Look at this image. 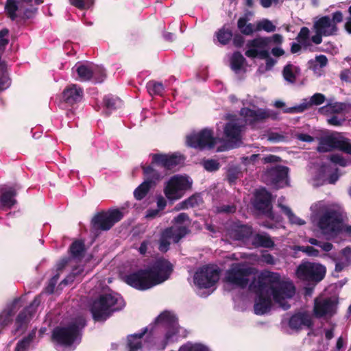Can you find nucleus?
<instances>
[{"label":"nucleus","instance_id":"obj_27","mask_svg":"<svg viewBox=\"0 0 351 351\" xmlns=\"http://www.w3.org/2000/svg\"><path fill=\"white\" fill-rule=\"evenodd\" d=\"M289 168L286 166L277 165L267 169L266 174L271 182L277 184L284 181L288 176Z\"/></svg>","mask_w":351,"mask_h":351},{"label":"nucleus","instance_id":"obj_58","mask_svg":"<svg viewBox=\"0 0 351 351\" xmlns=\"http://www.w3.org/2000/svg\"><path fill=\"white\" fill-rule=\"evenodd\" d=\"M329 160L334 164L338 165L341 167H346L348 165V160L342 156L338 154H332L329 156Z\"/></svg>","mask_w":351,"mask_h":351},{"label":"nucleus","instance_id":"obj_12","mask_svg":"<svg viewBox=\"0 0 351 351\" xmlns=\"http://www.w3.org/2000/svg\"><path fill=\"white\" fill-rule=\"evenodd\" d=\"M152 165L164 169L165 171H172L184 163L185 157L179 152L169 154H151Z\"/></svg>","mask_w":351,"mask_h":351},{"label":"nucleus","instance_id":"obj_10","mask_svg":"<svg viewBox=\"0 0 351 351\" xmlns=\"http://www.w3.org/2000/svg\"><path fill=\"white\" fill-rule=\"evenodd\" d=\"M186 145L192 148L203 150L213 149L216 145V138L213 130L204 128L199 132L186 136Z\"/></svg>","mask_w":351,"mask_h":351},{"label":"nucleus","instance_id":"obj_64","mask_svg":"<svg viewBox=\"0 0 351 351\" xmlns=\"http://www.w3.org/2000/svg\"><path fill=\"white\" fill-rule=\"evenodd\" d=\"M350 264L351 261H349L348 259H344L341 258L338 261L336 262L335 270L337 272H341L346 267H348Z\"/></svg>","mask_w":351,"mask_h":351},{"label":"nucleus","instance_id":"obj_19","mask_svg":"<svg viewBox=\"0 0 351 351\" xmlns=\"http://www.w3.org/2000/svg\"><path fill=\"white\" fill-rule=\"evenodd\" d=\"M326 100V97L322 93H315L309 99H304L302 104L297 106L288 108L284 110L285 113H299L305 111L313 106L322 104Z\"/></svg>","mask_w":351,"mask_h":351},{"label":"nucleus","instance_id":"obj_53","mask_svg":"<svg viewBox=\"0 0 351 351\" xmlns=\"http://www.w3.org/2000/svg\"><path fill=\"white\" fill-rule=\"evenodd\" d=\"M69 2L79 10H86L93 5L94 0H69Z\"/></svg>","mask_w":351,"mask_h":351},{"label":"nucleus","instance_id":"obj_33","mask_svg":"<svg viewBox=\"0 0 351 351\" xmlns=\"http://www.w3.org/2000/svg\"><path fill=\"white\" fill-rule=\"evenodd\" d=\"M338 138L333 136H327L322 138L317 147V151L320 153L330 152L337 149Z\"/></svg>","mask_w":351,"mask_h":351},{"label":"nucleus","instance_id":"obj_57","mask_svg":"<svg viewBox=\"0 0 351 351\" xmlns=\"http://www.w3.org/2000/svg\"><path fill=\"white\" fill-rule=\"evenodd\" d=\"M346 119L343 116H338L337 114H332V116L327 119V123L333 126L340 127L343 125Z\"/></svg>","mask_w":351,"mask_h":351},{"label":"nucleus","instance_id":"obj_52","mask_svg":"<svg viewBox=\"0 0 351 351\" xmlns=\"http://www.w3.org/2000/svg\"><path fill=\"white\" fill-rule=\"evenodd\" d=\"M202 165L204 168L209 172L216 171L219 169L220 164L217 160L206 159L203 160Z\"/></svg>","mask_w":351,"mask_h":351},{"label":"nucleus","instance_id":"obj_4","mask_svg":"<svg viewBox=\"0 0 351 351\" xmlns=\"http://www.w3.org/2000/svg\"><path fill=\"white\" fill-rule=\"evenodd\" d=\"M250 291L256 294L254 304V313L262 315L270 311L272 306V295L258 277L254 279L250 285Z\"/></svg>","mask_w":351,"mask_h":351},{"label":"nucleus","instance_id":"obj_34","mask_svg":"<svg viewBox=\"0 0 351 351\" xmlns=\"http://www.w3.org/2000/svg\"><path fill=\"white\" fill-rule=\"evenodd\" d=\"M154 167H156V165H152V161L149 165L141 166L143 174L147 178L145 181H149L152 185L155 184L156 182L162 178L161 173L155 169Z\"/></svg>","mask_w":351,"mask_h":351},{"label":"nucleus","instance_id":"obj_3","mask_svg":"<svg viewBox=\"0 0 351 351\" xmlns=\"http://www.w3.org/2000/svg\"><path fill=\"white\" fill-rule=\"evenodd\" d=\"M86 325V319L82 316L77 317L66 326L54 328L52 339L60 345L70 346L77 339L80 331Z\"/></svg>","mask_w":351,"mask_h":351},{"label":"nucleus","instance_id":"obj_44","mask_svg":"<svg viewBox=\"0 0 351 351\" xmlns=\"http://www.w3.org/2000/svg\"><path fill=\"white\" fill-rule=\"evenodd\" d=\"M146 88L149 94L152 96L162 95L165 90L162 83L153 80L147 83Z\"/></svg>","mask_w":351,"mask_h":351},{"label":"nucleus","instance_id":"obj_11","mask_svg":"<svg viewBox=\"0 0 351 351\" xmlns=\"http://www.w3.org/2000/svg\"><path fill=\"white\" fill-rule=\"evenodd\" d=\"M147 268L155 286L168 280L173 270V265L162 257L157 258Z\"/></svg>","mask_w":351,"mask_h":351},{"label":"nucleus","instance_id":"obj_25","mask_svg":"<svg viewBox=\"0 0 351 351\" xmlns=\"http://www.w3.org/2000/svg\"><path fill=\"white\" fill-rule=\"evenodd\" d=\"M244 114L246 117L251 118L254 122L263 121L268 118H271L274 120L278 118L276 113L267 109L251 110L243 108V115Z\"/></svg>","mask_w":351,"mask_h":351},{"label":"nucleus","instance_id":"obj_23","mask_svg":"<svg viewBox=\"0 0 351 351\" xmlns=\"http://www.w3.org/2000/svg\"><path fill=\"white\" fill-rule=\"evenodd\" d=\"M223 280L229 286L241 287V263H232L226 271Z\"/></svg>","mask_w":351,"mask_h":351},{"label":"nucleus","instance_id":"obj_15","mask_svg":"<svg viewBox=\"0 0 351 351\" xmlns=\"http://www.w3.org/2000/svg\"><path fill=\"white\" fill-rule=\"evenodd\" d=\"M337 302L330 297H317L314 299L313 315L316 318L332 317L337 311Z\"/></svg>","mask_w":351,"mask_h":351},{"label":"nucleus","instance_id":"obj_20","mask_svg":"<svg viewBox=\"0 0 351 351\" xmlns=\"http://www.w3.org/2000/svg\"><path fill=\"white\" fill-rule=\"evenodd\" d=\"M83 96V89L76 84L66 86L62 93L63 101L70 106L80 103L82 100Z\"/></svg>","mask_w":351,"mask_h":351},{"label":"nucleus","instance_id":"obj_24","mask_svg":"<svg viewBox=\"0 0 351 351\" xmlns=\"http://www.w3.org/2000/svg\"><path fill=\"white\" fill-rule=\"evenodd\" d=\"M314 30L324 33V36H329L336 34L338 28L337 25L333 23L328 16H324L319 19L313 24Z\"/></svg>","mask_w":351,"mask_h":351},{"label":"nucleus","instance_id":"obj_59","mask_svg":"<svg viewBox=\"0 0 351 351\" xmlns=\"http://www.w3.org/2000/svg\"><path fill=\"white\" fill-rule=\"evenodd\" d=\"M236 210L237 208L234 204L221 205L216 208L217 213L231 214L235 213Z\"/></svg>","mask_w":351,"mask_h":351},{"label":"nucleus","instance_id":"obj_50","mask_svg":"<svg viewBox=\"0 0 351 351\" xmlns=\"http://www.w3.org/2000/svg\"><path fill=\"white\" fill-rule=\"evenodd\" d=\"M337 149L351 155V143L350 140L347 138H338Z\"/></svg>","mask_w":351,"mask_h":351},{"label":"nucleus","instance_id":"obj_41","mask_svg":"<svg viewBox=\"0 0 351 351\" xmlns=\"http://www.w3.org/2000/svg\"><path fill=\"white\" fill-rule=\"evenodd\" d=\"M271 43V38L267 37H259L253 39L248 44L249 49H255L257 51H267L265 49Z\"/></svg>","mask_w":351,"mask_h":351},{"label":"nucleus","instance_id":"obj_37","mask_svg":"<svg viewBox=\"0 0 351 351\" xmlns=\"http://www.w3.org/2000/svg\"><path fill=\"white\" fill-rule=\"evenodd\" d=\"M147 330V329L145 328L142 332L128 336V346L130 348V351H137L142 348L141 339L145 335Z\"/></svg>","mask_w":351,"mask_h":351},{"label":"nucleus","instance_id":"obj_42","mask_svg":"<svg viewBox=\"0 0 351 351\" xmlns=\"http://www.w3.org/2000/svg\"><path fill=\"white\" fill-rule=\"evenodd\" d=\"M35 337V332H32L19 341L14 348V351H29L30 345Z\"/></svg>","mask_w":351,"mask_h":351},{"label":"nucleus","instance_id":"obj_17","mask_svg":"<svg viewBox=\"0 0 351 351\" xmlns=\"http://www.w3.org/2000/svg\"><path fill=\"white\" fill-rule=\"evenodd\" d=\"M215 37L222 45H228L232 39L234 47H241V34L239 32L233 34L229 25L225 24L221 28L219 29L215 32Z\"/></svg>","mask_w":351,"mask_h":351},{"label":"nucleus","instance_id":"obj_9","mask_svg":"<svg viewBox=\"0 0 351 351\" xmlns=\"http://www.w3.org/2000/svg\"><path fill=\"white\" fill-rule=\"evenodd\" d=\"M190 233L191 230L186 226H172L165 228L160 234L158 250L161 252H167L169 249L171 239L174 243H178L182 239Z\"/></svg>","mask_w":351,"mask_h":351},{"label":"nucleus","instance_id":"obj_22","mask_svg":"<svg viewBox=\"0 0 351 351\" xmlns=\"http://www.w3.org/2000/svg\"><path fill=\"white\" fill-rule=\"evenodd\" d=\"M8 43V39L0 38V93L7 89L10 85V79L7 71L6 63L1 61V56Z\"/></svg>","mask_w":351,"mask_h":351},{"label":"nucleus","instance_id":"obj_14","mask_svg":"<svg viewBox=\"0 0 351 351\" xmlns=\"http://www.w3.org/2000/svg\"><path fill=\"white\" fill-rule=\"evenodd\" d=\"M252 204L258 214L265 215L271 220L274 219L271 195L265 189H260L255 193Z\"/></svg>","mask_w":351,"mask_h":351},{"label":"nucleus","instance_id":"obj_16","mask_svg":"<svg viewBox=\"0 0 351 351\" xmlns=\"http://www.w3.org/2000/svg\"><path fill=\"white\" fill-rule=\"evenodd\" d=\"M341 215L335 210H328L319 217L317 226L323 232L330 233L339 230Z\"/></svg>","mask_w":351,"mask_h":351},{"label":"nucleus","instance_id":"obj_26","mask_svg":"<svg viewBox=\"0 0 351 351\" xmlns=\"http://www.w3.org/2000/svg\"><path fill=\"white\" fill-rule=\"evenodd\" d=\"M302 326L308 328L313 326L311 316L306 312H299L293 315L289 321V326L293 330H299Z\"/></svg>","mask_w":351,"mask_h":351},{"label":"nucleus","instance_id":"obj_39","mask_svg":"<svg viewBox=\"0 0 351 351\" xmlns=\"http://www.w3.org/2000/svg\"><path fill=\"white\" fill-rule=\"evenodd\" d=\"M16 195V191L12 189L3 192L0 198L1 206L11 208L16 202V199L14 198Z\"/></svg>","mask_w":351,"mask_h":351},{"label":"nucleus","instance_id":"obj_6","mask_svg":"<svg viewBox=\"0 0 351 351\" xmlns=\"http://www.w3.org/2000/svg\"><path fill=\"white\" fill-rule=\"evenodd\" d=\"M193 180L188 176L175 175L165 183L163 192L169 201L181 199L192 189Z\"/></svg>","mask_w":351,"mask_h":351},{"label":"nucleus","instance_id":"obj_45","mask_svg":"<svg viewBox=\"0 0 351 351\" xmlns=\"http://www.w3.org/2000/svg\"><path fill=\"white\" fill-rule=\"evenodd\" d=\"M103 103L107 110L112 111L116 110L119 107L121 104V100L117 97H114L112 95H108L104 96Z\"/></svg>","mask_w":351,"mask_h":351},{"label":"nucleus","instance_id":"obj_18","mask_svg":"<svg viewBox=\"0 0 351 351\" xmlns=\"http://www.w3.org/2000/svg\"><path fill=\"white\" fill-rule=\"evenodd\" d=\"M76 71L82 81H90L93 80L95 83H101L105 77V71L103 69L99 67H89L84 64L77 66Z\"/></svg>","mask_w":351,"mask_h":351},{"label":"nucleus","instance_id":"obj_47","mask_svg":"<svg viewBox=\"0 0 351 351\" xmlns=\"http://www.w3.org/2000/svg\"><path fill=\"white\" fill-rule=\"evenodd\" d=\"M230 66L235 73L241 70V52L237 51L230 58Z\"/></svg>","mask_w":351,"mask_h":351},{"label":"nucleus","instance_id":"obj_2","mask_svg":"<svg viewBox=\"0 0 351 351\" xmlns=\"http://www.w3.org/2000/svg\"><path fill=\"white\" fill-rule=\"evenodd\" d=\"M259 278L276 303H281L282 300L291 298L295 295V287L293 282L282 280L279 273L267 271L263 272Z\"/></svg>","mask_w":351,"mask_h":351},{"label":"nucleus","instance_id":"obj_8","mask_svg":"<svg viewBox=\"0 0 351 351\" xmlns=\"http://www.w3.org/2000/svg\"><path fill=\"white\" fill-rule=\"evenodd\" d=\"M326 269L321 264L306 263L300 264L296 271L298 278L316 285L325 277Z\"/></svg>","mask_w":351,"mask_h":351},{"label":"nucleus","instance_id":"obj_28","mask_svg":"<svg viewBox=\"0 0 351 351\" xmlns=\"http://www.w3.org/2000/svg\"><path fill=\"white\" fill-rule=\"evenodd\" d=\"M33 0H7L5 5V11L8 16L14 21L17 18L16 11L19 10V4L27 3L30 4ZM36 5L43 3V0H34Z\"/></svg>","mask_w":351,"mask_h":351},{"label":"nucleus","instance_id":"obj_63","mask_svg":"<svg viewBox=\"0 0 351 351\" xmlns=\"http://www.w3.org/2000/svg\"><path fill=\"white\" fill-rule=\"evenodd\" d=\"M186 221H189L190 223L191 220L187 213H181L175 217L173 219V223L175 224H182Z\"/></svg>","mask_w":351,"mask_h":351},{"label":"nucleus","instance_id":"obj_55","mask_svg":"<svg viewBox=\"0 0 351 351\" xmlns=\"http://www.w3.org/2000/svg\"><path fill=\"white\" fill-rule=\"evenodd\" d=\"M178 332V328H167V331L165 333V339L161 342V348L164 350L171 339Z\"/></svg>","mask_w":351,"mask_h":351},{"label":"nucleus","instance_id":"obj_21","mask_svg":"<svg viewBox=\"0 0 351 351\" xmlns=\"http://www.w3.org/2000/svg\"><path fill=\"white\" fill-rule=\"evenodd\" d=\"M40 304V296L37 295L28 306L19 313L16 318V324L18 328L22 327L32 319Z\"/></svg>","mask_w":351,"mask_h":351},{"label":"nucleus","instance_id":"obj_48","mask_svg":"<svg viewBox=\"0 0 351 351\" xmlns=\"http://www.w3.org/2000/svg\"><path fill=\"white\" fill-rule=\"evenodd\" d=\"M309 29L306 27H302L298 33L296 40L300 43L304 48H306L311 45L309 42Z\"/></svg>","mask_w":351,"mask_h":351},{"label":"nucleus","instance_id":"obj_62","mask_svg":"<svg viewBox=\"0 0 351 351\" xmlns=\"http://www.w3.org/2000/svg\"><path fill=\"white\" fill-rule=\"evenodd\" d=\"M299 250L311 256L317 257L319 255V250L312 246H300Z\"/></svg>","mask_w":351,"mask_h":351},{"label":"nucleus","instance_id":"obj_46","mask_svg":"<svg viewBox=\"0 0 351 351\" xmlns=\"http://www.w3.org/2000/svg\"><path fill=\"white\" fill-rule=\"evenodd\" d=\"M279 206L281 208L282 211L288 217L291 223L299 226L305 224V221L297 217L289 207L282 204H280Z\"/></svg>","mask_w":351,"mask_h":351},{"label":"nucleus","instance_id":"obj_38","mask_svg":"<svg viewBox=\"0 0 351 351\" xmlns=\"http://www.w3.org/2000/svg\"><path fill=\"white\" fill-rule=\"evenodd\" d=\"M86 251L84 242L82 240L73 241L69 247V252L73 258H82Z\"/></svg>","mask_w":351,"mask_h":351},{"label":"nucleus","instance_id":"obj_5","mask_svg":"<svg viewBox=\"0 0 351 351\" xmlns=\"http://www.w3.org/2000/svg\"><path fill=\"white\" fill-rule=\"evenodd\" d=\"M123 217V213L118 208L110 209L96 213L90 221V231L98 234L101 231H108Z\"/></svg>","mask_w":351,"mask_h":351},{"label":"nucleus","instance_id":"obj_43","mask_svg":"<svg viewBox=\"0 0 351 351\" xmlns=\"http://www.w3.org/2000/svg\"><path fill=\"white\" fill-rule=\"evenodd\" d=\"M149 181H144L134 191V196L137 200L143 199L152 188Z\"/></svg>","mask_w":351,"mask_h":351},{"label":"nucleus","instance_id":"obj_54","mask_svg":"<svg viewBox=\"0 0 351 351\" xmlns=\"http://www.w3.org/2000/svg\"><path fill=\"white\" fill-rule=\"evenodd\" d=\"M265 30L267 32H271L276 30V26L268 19H264L256 25V30Z\"/></svg>","mask_w":351,"mask_h":351},{"label":"nucleus","instance_id":"obj_32","mask_svg":"<svg viewBox=\"0 0 351 351\" xmlns=\"http://www.w3.org/2000/svg\"><path fill=\"white\" fill-rule=\"evenodd\" d=\"M223 133L228 141H238L241 137V125L233 123L232 122H228L224 126Z\"/></svg>","mask_w":351,"mask_h":351},{"label":"nucleus","instance_id":"obj_30","mask_svg":"<svg viewBox=\"0 0 351 351\" xmlns=\"http://www.w3.org/2000/svg\"><path fill=\"white\" fill-rule=\"evenodd\" d=\"M251 243L255 248H273L275 246L274 241L270 235L266 232L254 234L252 236Z\"/></svg>","mask_w":351,"mask_h":351},{"label":"nucleus","instance_id":"obj_31","mask_svg":"<svg viewBox=\"0 0 351 351\" xmlns=\"http://www.w3.org/2000/svg\"><path fill=\"white\" fill-rule=\"evenodd\" d=\"M348 104L344 102L329 103L324 106L319 108V112L322 114H341L346 112Z\"/></svg>","mask_w":351,"mask_h":351},{"label":"nucleus","instance_id":"obj_60","mask_svg":"<svg viewBox=\"0 0 351 351\" xmlns=\"http://www.w3.org/2000/svg\"><path fill=\"white\" fill-rule=\"evenodd\" d=\"M259 261L263 263L273 265L276 263L274 256L267 252H264L261 254Z\"/></svg>","mask_w":351,"mask_h":351},{"label":"nucleus","instance_id":"obj_36","mask_svg":"<svg viewBox=\"0 0 351 351\" xmlns=\"http://www.w3.org/2000/svg\"><path fill=\"white\" fill-rule=\"evenodd\" d=\"M299 71V67L295 66L291 63H288L283 68L282 75L287 82L294 84L296 81L297 73H298Z\"/></svg>","mask_w":351,"mask_h":351},{"label":"nucleus","instance_id":"obj_35","mask_svg":"<svg viewBox=\"0 0 351 351\" xmlns=\"http://www.w3.org/2000/svg\"><path fill=\"white\" fill-rule=\"evenodd\" d=\"M156 322L162 324L166 328H177L178 323L177 317L169 311H164L156 318Z\"/></svg>","mask_w":351,"mask_h":351},{"label":"nucleus","instance_id":"obj_7","mask_svg":"<svg viewBox=\"0 0 351 351\" xmlns=\"http://www.w3.org/2000/svg\"><path fill=\"white\" fill-rule=\"evenodd\" d=\"M219 278L220 269L218 267L205 265L195 272L193 282L199 289H215Z\"/></svg>","mask_w":351,"mask_h":351},{"label":"nucleus","instance_id":"obj_61","mask_svg":"<svg viewBox=\"0 0 351 351\" xmlns=\"http://www.w3.org/2000/svg\"><path fill=\"white\" fill-rule=\"evenodd\" d=\"M256 31V25L252 23L247 24V21L243 17V34L250 35Z\"/></svg>","mask_w":351,"mask_h":351},{"label":"nucleus","instance_id":"obj_13","mask_svg":"<svg viewBox=\"0 0 351 351\" xmlns=\"http://www.w3.org/2000/svg\"><path fill=\"white\" fill-rule=\"evenodd\" d=\"M124 280L128 285L141 291L147 290L155 286L148 268L140 269L126 275Z\"/></svg>","mask_w":351,"mask_h":351},{"label":"nucleus","instance_id":"obj_29","mask_svg":"<svg viewBox=\"0 0 351 351\" xmlns=\"http://www.w3.org/2000/svg\"><path fill=\"white\" fill-rule=\"evenodd\" d=\"M245 56L251 58H259L261 60H265V70L270 71L276 64V60L272 58L269 53L268 51H257L255 49H247Z\"/></svg>","mask_w":351,"mask_h":351},{"label":"nucleus","instance_id":"obj_1","mask_svg":"<svg viewBox=\"0 0 351 351\" xmlns=\"http://www.w3.org/2000/svg\"><path fill=\"white\" fill-rule=\"evenodd\" d=\"M125 306L124 300L119 295L104 293L93 302L90 306V311L95 322H104L112 316L114 312L121 311Z\"/></svg>","mask_w":351,"mask_h":351},{"label":"nucleus","instance_id":"obj_51","mask_svg":"<svg viewBox=\"0 0 351 351\" xmlns=\"http://www.w3.org/2000/svg\"><path fill=\"white\" fill-rule=\"evenodd\" d=\"M240 171L237 167H230L226 172V180L230 185L236 184L237 180L239 179Z\"/></svg>","mask_w":351,"mask_h":351},{"label":"nucleus","instance_id":"obj_40","mask_svg":"<svg viewBox=\"0 0 351 351\" xmlns=\"http://www.w3.org/2000/svg\"><path fill=\"white\" fill-rule=\"evenodd\" d=\"M201 199L200 195L198 193H195L186 198L184 201L180 202L177 206V210H185L189 208H194L199 206V201Z\"/></svg>","mask_w":351,"mask_h":351},{"label":"nucleus","instance_id":"obj_56","mask_svg":"<svg viewBox=\"0 0 351 351\" xmlns=\"http://www.w3.org/2000/svg\"><path fill=\"white\" fill-rule=\"evenodd\" d=\"M179 351H206L205 346L202 344L187 343L180 348Z\"/></svg>","mask_w":351,"mask_h":351},{"label":"nucleus","instance_id":"obj_49","mask_svg":"<svg viewBox=\"0 0 351 351\" xmlns=\"http://www.w3.org/2000/svg\"><path fill=\"white\" fill-rule=\"evenodd\" d=\"M83 270L84 269L82 267L78 266L74 267L72 271L61 281L60 285L66 286L71 284L74 281L75 277L83 272Z\"/></svg>","mask_w":351,"mask_h":351}]
</instances>
